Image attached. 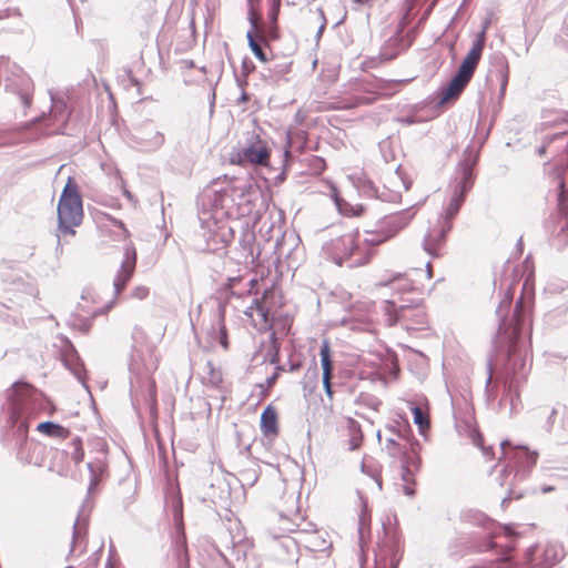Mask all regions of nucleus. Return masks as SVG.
<instances>
[{
    "label": "nucleus",
    "instance_id": "nucleus-1",
    "mask_svg": "<svg viewBox=\"0 0 568 568\" xmlns=\"http://www.w3.org/2000/svg\"><path fill=\"white\" fill-rule=\"evenodd\" d=\"M379 240L362 239L358 231L348 232L332 242V254L336 264L349 262V266L367 264L375 254Z\"/></svg>",
    "mask_w": 568,
    "mask_h": 568
},
{
    "label": "nucleus",
    "instance_id": "nucleus-2",
    "mask_svg": "<svg viewBox=\"0 0 568 568\" xmlns=\"http://www.w3.org/2000/svg\"><path fill=\"white\" fill-rule=\"evenodd\" d=\"M488 26L489 22L486 21L481 31L477 34L476 40L473 42L470 50L464 58L457 73L443 90L440 95L442 103L457 99L471 80L483 54Z\"/></svg>",
    "mask_w": 568,
    "mask_h": 568
},
{
    "label": "nucleus",
    "instance_id": "nucleus-3",
    "mask_svg": "<svg viewBox=\"0 0 568 568\" xmlns=\"http://www.w3.org/2000/svg\"><path fill=\"white\" fill-rule=\"evenodd\" d=\"M114 304V300L102 303L97 290L85 288L71 314L69 324L82 333H88L91 328L92 320L99 315L106 314Z\"/></svg>",
    "mask_w": 568,
    "mask_h": 568
},
{
    "label": "nucleus",
    "instance_id": "nucleus-4",
    "mask_svg": "<svg viewBox=\"0 0 568 568\" xmlns=\"http://www.w3.org/2000/svg\"><path fill=\"white\" fill-rule=\"evenodd\" d=\"M83 219L82 199L73 178H69L58 203L59 229L65 234H74Z\"/></svg>",
    "mask_w": 568,
    "mask_h": 568
},
{
    "label": "nucleus",
    "instance_id": "nucleus-5",
    "mask_svg": "<svg viewBox=\"0 0 568 568\" xmlns=\"http://www.w3.org/2000/svg\"><path fill=\"white\" fill-rule=\"evenodd\" d=\"M400 558V534L393 526H384L374 550L373 568H397Z\"/></svg>",
    "mask_w": 568,
    "mask_h": 568
},
{
    "label": "nucleus",
    "instance_id": "nucleus-6",
    "mask_svg": "<svg viewBox=\"0 0 568 568\" xmlns=\"http://www.w3.org/2000/svg\"><path fill=\"white\" fill-rule=\"evenodd\" d=\"M215 202L221 209L236 217L247 216L253 210L251 187L245 185L227 184L217 192Z\"/></svg>",
    "mask_w": 568,
    "mask_h": 568
},
{
    "label": "nucleus",
    "instance_id": "nucleus-7",
    "mask_svg": "<svg viewBox=\"0 0 568 568\" xmlns=\"http://www.w3.org/2000/svg\"><path fill=\"white\" fill-rule=\"evenodd\" d=\"M548 229L558 246L565 247L568 244V190L557 193L556 206L548 221Z\"/></svg>",
    "mask_w": 568,
    "mask_h": 568
},
{
    "label": "nucleus",
    "instance_id": "nucleus-8",
    "mask_svg": "<svg viewBox=\"0 0 568 568\" xmlns=\"http://www.w3.org/2000/svg\"><path fill=\"white\" fill-rule=\"evenodd\" d=\"M271 160V149L266 141L256 136L255 140L247 145L235 152L232 158V163L244 165L246 163L253 165L267 166Z\"/></svg>",
    "mask_w": 568,
    "mask_h": 568
},
{
    "label": "nucleus",
    "instance_id": "nucleus-9",
    "mask_svg": "<svg viewBox=\"0 0 568 568\" xmlns=\"http://www.w3.org/2000/svg\"><path fill=\"white\" fill-rule=\"evenodd\" d=\"M248 20L251 23V29L246 33L248 45L256 59L261 62H267L268 58L263 50V45L268 47V44L266 43V37L264 36L263 27L261 26V16L252 9Z\"/></svg>",
    "mask_w": 568,
    "mask_h": 568
},
{
    "label": "nucleus",
    "instance_id": "nucleus-10",
    "mask_svg": "<svg viewBox=\"0 0 568 568\" xmlns=\"http://www.w3.org/2000/svg\"><path fill=\"white\" fill-rule=\"evenodd\" d=\"M452 230V223L447 221H438L432 226L424 240V248L433 256H442L446 244V235Z\"/></svg>",
    "mask_w": 568,
    "mask_h": 568
},
{
    "label": "nucleus",
    "instance_id": "nucleus-11",
    "mask_svg": "<svg viewBox=\"0 0 568 568\" xmlns=\"http://www.w3.org/2000/svg\"><path fill=\"white\" fill-rule=\"evenodd\" d=\"M136 265V252L135 248L129 246L124 252V260L122 262L121 268L114 280V296L112 300L116 301L118 296L124 291L126 284L133 276L134 270Z\"/></svg>",
    "mask_w": 568,
    "mask_h": 568
},
{
    "label": "nucleus",
    "instance_id": "nucleus-12",
    "mask_svg": "<svg viewBox=\"0 0 568 568\" xmlns=\"http://www.w3.org/2000/svg\"><path fill=\"white\" fill-rule=\"evenodd\" d=\"M389 307L394 308L396 314L395 322H403L407 328H416V326L425 324L426 312L419 304L396 307L394 303H389Z\"/></svg>",
    "mask_w": 568,
    "mask_h": 568
},
{
    "label": "nucleus",
    "instance_id": "nucleus-13",
    "mask_svg": "<svg viewBox=\"0 0 568 568\" xmlns=\"http://www.w3.org/2000/svg\"><path fill=\"white\" fill-rule=\"evenodd\" d=\"M501 450L505 459L514 460L525 469L532 468L538 459V453L529 450L527 447H515L509 442L501 443Z\"/></svg>",
    "mask_w": 568,
    "mask_h": 568
},
{
    "label": "nucleus",
    "instance_id": "nucleus-14",
    "mask_svg": "<svg viewBox=\"0 0 568 568\" xmlns=\"http://www.w3.org/2000/svg\"><path fill=\"white\" fill-rule=\"evenodd\" d=\"M260 428L262 435L271 442L280 435V416L277 408L274 405H267L262 412Z\"/></svg>",
    "mask_w": 568,
    "mask_h": 568
},
{
    "label": "nucleus",
    "instance_id": "nucleus-15",
    "mask_svg": "<svg viewBox=\"0 0 568 568\" xmlns=\"http://www.w3.org/2000/svg\"><path fill=\"white\" fill-rule=\"evenodd\" d=\"M320 356H321V364H322V369H323V387H324V390H325L328 399L333 400L334 390H333V386H332V378H333L334 365H333V359H332L331 345L327 339H324L321 345Z\"/></svg>",
    "mask_w": 568,
    "mask_h": 568
},
{
    "label": "nucleus",
    "instance_id": "nucleus-16",
    "mask_svg": "<svg viewBox=\"0 0 568 568\" xmlns=\"http://www.w3.org/2000/svg\"><path fill=\"white\" fill-rule=\"evenodd\" d=\"M67 121V116L63 111H51L48 116L43 115L41 118L36 119L32 124L37 125L40 123H44L42 129L45 135L60 133L64 123Z\"/></svg>",
    "mask_w": 568,
    "mask_h": 568
},
{
    "label": "nucleus",
    "instance_id": "nucleus-17",
    "mask_svg": "<svg viewBox=\"0 0 568 568\" xmlns=\"http://www.w3.org/2000/svg\"><path fill=\"white\" fill-rule=\"evenodd\" d=\"M513 542H507L505 545L503 544H496L494 541H489L481 550H489L497 548V555L499 556L498 559L491 562V568H513V556L511 551L514 549Z\"/></svg>",
    "mask_w": 568,
    "mask_h": 568
},
{
    "label": "nucleus",
    "instance_id": "nucleus-18",
    "mask_svg": "<svg viewBox=\"0 0 568 568\" xmlns=\"http://www.w3.org/2000/svg\"><path fill=\"white\" fill-rule=\"evenodd\" d=\"M270 294H272V290L264 291L262 297L256 298L246 312L251 317H253V313L256 312L258 321L255 325H260L261 327H267L271 323L270 308L265 305V301Z\"/></svg>",
    "mask_w": 568,
    "mask_h": 568
},
{
    "label": "nucleus",
    "instance_id": "nucleus-19",
    "mask_svg": "<svg viewBox=\"0 0 568 568\" xmlns=\"http://www.w3.org/2000/svg\"><path fill=\"white\" fill-rule=\"evenodd\" d=\"M33 387L28 383L17 382L10 393V402L16 412H19L23 403L33 394Z\"/></svg>",
    "mask_w": 568,
    "mask_h": 568
},
{
    "label": "nucleus",
    "instance_id": "nucleus-20",
    "mask_svg": "<svg viewBox=\"0 0 568 568\" xmlns=\"http://www.w3.org/2000/svg\"><path fill=\"white\" fill-rule=\"evenodd\" d=\"M334 202L338 212L347 217H359L365 213V207L359 203H351L334 192Z\"/></svg>",
    "mask_w": 568,
    "mask_h": 568
},
{
    "label": "nucleus",
    "instance_id": "nucleus-21",
    "mask_svg": "<svg viewBox=\"0 0 568 568\" xmlns=\"http://www.w3.org/2000/svg\"><path fill=\"white\" fill-rule=\"evenodd\" d=\"M37 430L48 437L60 438V439H65L71 435V432L69 428H67L62 425L52 423V422H43V423L38 424Z\"/></svg>",
    "mask_w": 568,
    "mask_h": 568
},
{
    "label": "nucleus",
    "instance_id": "nucleus-22",
    "mask_svg": "<svg viewBox=\"0 0 568 568\" xmlns=\"http://www.w3.org/2000/svg\"><path fill=\"white\" fill-rule=\"evenodd\" d=\"M345 427L349 436L348 448L351 450L359 448L362 445L363 435L358 423L353 418H347L345 420Z\"/></svg>",
    "mask_w": 568,
    "mask_h": 568
},
{
    "label": "nucleus",
    "instance_id": "nucleus-23",
    "mask_svg": "<svg viewBox=\"0 0 568 568\" xmlns=\"http://www.w3.org/2000/svg\"><path fill=\"white\" fill-rule=\"evenodd\" d=\"M463 202H464V194H463V191H460L458 194H456L450 200V203L448 204V206L446 209V215L440 221L449 220L450 223L453 224V220L456 216V214L458 213Z\"/></svg>",
    "mask_w": 568,
    "mask_h": 568
},
{
    "label": "nucleus",
    "instance_id": "nucleus-24",
    "mask_svg": "<svg viewBox=\"0 0 568 568\" xmlns=\"http://www.w3.org/2000/svg\"><path fill=\"white\" fill-rule=\"evenodd\" d=\"M414 423L418 426L420 433H424L429 428V416L428 413L423 408L415 406L412 408Z\"/></svg>",
    "mask_w": 568,
    "mask_h": 568
},
{
    "label": "nucleus",
    "instance_id": "nucleus-25",
    "mask_svg": "<svg viewBox=\"0 0 568 568\" xmlns=\"http://www.w3.org/2000/svg\"><path fill=\"white\" fill-rule=\"evenodd\" d=\"M402 480H403V490L406 495L412 496L415 494V475L414 473L407 468L403 467L402 470Z\"/></svg>",
    "mask_w": 568,
    "mask_h": 568
},
{
    "label": "nucleus",
    "instance_id": "nucleus-26",
    "mask_svg": "<svg viewBox=\"0 0 568 568\" xmlns=\"http://www.w3.org/2000/svg\"><path fill=\"white\" fill-rule=\"evenodd\" d=\"M217 339H219L220 344L222 345V347L225 351H227L230 347V342H229L227 328L225 326V321H224V312H222L219 317Z\"/></svg>",
    "mask_w": 568,
    "mask_h": 568
},
{
    "label": "nucleus",
    "instance_id": "nucleus-27",
    "mask_svg": "<svg viewBox=\"0 0 568 568\" xmlns=\"http://www.w3.org/2000/svg\"><path fill=\"white\" fill-rule=\"evenodd\" d=\"M519 328L515 327L510 335V342L507 351L508 361H511L513 358L520 355V349L518 347L517 341L519 338Z\"/></svg>",
    "mask_w": 568,
    "mask_h": 568
},
{
    "label": "nucleus",
    "instance_id": "nucleus-28",
    "mask_svg": "<svg viewBox=\"0 0 568 568\" xmlns=\"http://www.w3.org/2000/svg\"><path fill=\"white\" fill-rule=\"evenodd\" d=\"M71 446L73 447L71 458L77 465H79L80 463H82V460L84 458V449H83L82 439L80 437L73 438L71 442Z\"/></svg>",
    "mask_w": 568,
    "mask_h": 568
},
{
    "label": "nucleus",
    "instance_id": "nucleus-29",
    "mask_svg": "<svg viewBox=\"0 0 568 568\" xmlns=\"http://www.w3.org/2000/svg\"><path fill=\"white\" fill-rule=\"evenodd\" d=\"M264 36L266 37V43L268 41L278 40L280 39V28L277 23L270 22L268 27L263 28Z\"/></svg>",
    "mask_w": 568,
    "mask_h": 568
},
{
    "label": "nucleus",
    "instance_id": "nucleus-30",
    "mask_svg": "<svg viewBox=\"0 0 568 568\" xmlns=\"http://www.w3.org/2000/svg\"><path fill=\"white\" fill-rule=\"evenodd\" d=\"M268 1H270V10L267 13L268 20L272 23H277L282 0H268Z\"/></svg>",
    "mask_w": 568,
    "mask_h": 568
},
{
    "label": "nucleus",
    "instance_id": "nucleus-31",
    "mask_svg": "<svg viewBox=\"0 0 568 568\" xmlns=\"http://www.w3.org/2000/svg\"><path fill=\"white\" fill-rule=\"evenodd\" d=\"M149 287L146 286H136L133 291H132V296L138 298V300H144L149 296Z\"/></svg>",
    "mask_w": 568,
    "mask_h": 568
},
{
    "label": "nucleus",
    "instance_id": "nucleus-32",
    "mask_svg": "<svg viewBox=\"0 0 568 568\" xmlns=\"http://www.w3.org/2000/svg\"><path fill=\"white\" fill-rule=\"evenodd\" d=\"M33 95V85H29V88L21 94V101L26 108H29L32 103Z\"/></svg>",
    "mask_w": 568,
    "mask_h": 568
},
{
    "label": "nucleus",
    "instance_id": "nucleus-33",
    "mask_svg": "<svg viewBox=\"0 0 568 568\" xmlns=\"http://www.w3.org/2000/svg\"><path fill=\"white\" fill-rule=\"evenodd\" d=\"M471 440H473L474 445L479 447V448H481L484 446V437L478 432H473L471 433Z\"/></svg>",
    "mask_w": 568,
    "mask_h": 568
},
{
    "label": "nucleus",
    "instance_id": "nucleus-34",
    "mask_svg": "<svg viewBox=\"0 0 568 568\" xmlns=\"http://www.w3.org/2000/svg\"><path fill=\"white\" fill-rule=\"evenodd\" d=\"M278 377H280V373H278V369H277L272 376H270L266 379V387L267 388H272L275 385V383L277 382Z\"/></svg>",
    "mask_w": 568,
    "mask_h": 568
},
{
    "label": "nucleus",
    "instance_id": "nucleus-35",
    "mask_svg": "<svg viewBox=\"0 0 568 568\" xmlns=\"http://www.w3.org/2000/svg\"><path fill=\"white\" fill-rule=\"evenodd\" d=\"M320 18H321V26H320V29H318V34H322V32L324 31V29L326 27V18H325L324 12L322 10H320Z\"/></svg>",
    "mask_w": 568,
    "mask_h": 568
},
{
    "label": "nucleus",
    "instance_id": "nucleus-36",
    "mask_svg": "<svg viewBox=\"0 0 568 568\" xmlns=\"http://www.w3.org/2000/svg\"><path fill=\"white\" fill-rule=\"evenodd\" d=\"M156 386H155V382L154 381H151L150 383V395L152 397V400L155 403L156 402Z\"/></svg>",
    "mask_w": 568,
    "mask_h": 568
},
{
    "label": "nucleus",
    "instance_id": "nucleus-37",
    "mask_svg": "<svg viewBox=\"0 0 568 568\" xmlns=\"http://www.w3.org/2000/svg\"><path fill=\"white\" fill-rule=\"evenodd\" d=\"M313 161L316 163V168H318V170H321V171L324 170L325 163L322 159H320L317 156H313Z\"/></svg>",
    "mask_w": 568,
    "mask_h": 568
},
{
    "label": "nucleus",
    "instance_id": "nucleus-38",
    "mask_svg": "<svg viewBox=\"0 0 568 568\" xmlns=\"http://www.w3.org/2000/svg\"><path fill=\"white\" fill-rule=\"evenodd\" d=\"M480 449L483 450V454H484L487 458H493L494 453H493V449H491L490 447H485V446H483Z\"/></svg>",
    "mask_w": 568,
    "mask_h": 568
},
{
    "label": "nucleus",
    "instance_id": "nucleus-39",
    "mask_svg": "<svg viewBox=\"0 0 568 568\" xmlns=\"http://www.w3.org/2000/svg\"><path fill=\"white\" fill-rule=\"evenodd\" d=\"M250 1V4H251V9H254L258 14V4H260V1L261 0H248ZM252 12V10H250V13Z\"/></svg>",
    "mask_w": 568,
    "mask_h": 568
},
{
    "label": "nucleus",
    "instance_id": "nucleus-40",
    "mask_svg": "<svg viewBox=\"0 0 568 568\" xmlns=\"http://www.w3.org/2000/svg\"><path fill=\"white\" fill-rule=\"evenodd\" d=\"M115 224L122 230L123 234H124V237H129V232L128 230L124 227V224L122 222H115Z\"/></svg>",
    "mask_w": 568,
    "mask_h": 568
},
{
    "label": "nucleus",
    "instance_id": "nucleus-41",
    "mask_svg": "<svg viewBox=\"0 0 568 568\" xmlns=\"http://www.w3.org/2000/svg\"><path fill=\"white\" fill-rule=\"evenodd\" d=\"M546 152H547V145H542V146H540V148L538 149V154H539L540 156H544V155L546 154Z\"/></svg>",
    "mask_w": 568,
    "mask_h": 568
},
{
    "label": "nucleus",
    "instance_id": "nucleus-42",
    "mask_svg": "<svg viewBox=\"0 0 568 568\" xmlns=\"http://www.w3.org/2000/svg\"><path fill=\"white\" fill-rule=\"evenodd\" d=\"M262 390V397L265 398L270 395V388L264 389V385H260Z\"/></svg>",
    "mask_w": 568,
    "mask_h": 568
},
{
    "label": "nucleus",
    "instance_id": "nucleus-43",
    "mask_svg": "<svg viewBox=\"0 0 568 568\" xmlns=\"http://www.w3.org/2000/svg\"><path fill=\"white\" fill-rule=\"evenodd\" d=\"M354 3H357V4H365V3H368L371 2L372 0H352Z\"/></svg>",
    "mask_w": 568,
    "mask_h": 568
},
{
    "label": "nucleus",
    "instance_id": "nucleus-44",
    "mask_svg": "<svg viewBox=\"0 0 568 568\" xmlns=\"http://www.w3.org/2000/svg\"><path fill=\"white\" fill-rule=\"evenodd\" d=\"M507 81H508V77H507V74H504L503 75V88H505L507 85Z\"/></svg>",
    "mask_w": 568,
    "mask_h": 568
},
{
    "label": "nucleus",
    "instance_id": "nucleus-45",
    "mask_svg": "<svg viewBox=\"0 0 568 568\" xmlns=\"http://www.w3.org/2000/svg\"><path fill=\"white\" fill-rule=\"evenodd\" d=\"M521 305H523V301H521V300H519V301L517 302V304H516V310H518L519 307H521Z\"/></svg>",
    "mask_w": 568,
    "mask_h": 568
},
{
    "label": "nucleus",
    "instance_id": "nucleus-46",
    "mask_svg": "<svg viewBox=\"0 0 568 568\" xmlns=\"http://www.w3.org/2000/svg\"><path fill=\"white\" fill-rule=\"evenodd\" d=\"M326 410H327L329 414H332V413H333V406H332V405L327 406V407H326Z\"/></svg>",
    "mask_w": 568,
    "mask_h": 568
},
{
    "label": "nucleus",
    "instance_id": "nucleus-47",
    "mask_svg": "<svg viewBox=\"0 0 568 568\" xmlns=\"http://www.w3.org/2000/svg\"><path fill=\"white\" fill-rule=\"evenodd\" d=\"M290 154H291L290 150H288V149H286V151H285V156L287 158V156H290Z\"/></svg>",
    "mask_w": 568,
    "mask_h": 568
},
{
    "label": "nucleus",
    "instance_id": "nucleus-48",
    "mask_svg": "<svg viewBox=\"0 0 568 568\" xmlns=\"http://www.w3.org/2000/svg\"><path fill=\"white\" fill-rule=\"evenodd\" d=\"M255 283H256V280H253V281L251 282V285L253 286Z\"/></svg>",
    "mask_w": 568,
    "mask_h": 568
}]
</instances>
